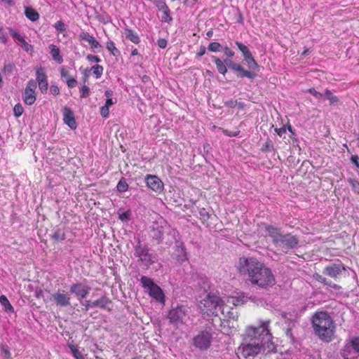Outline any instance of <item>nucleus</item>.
Here are the masks:
<instances>
[{
	"label": "nucleus",
	"mask_w": 359,
	"mask_h": 359,
	"mask_svg": "<svg viewBox=\"0 0 359 359\" xmlns=\"http://www.w3.org/2000/svg\"><path fill=\"white\" fill-rule=\"evenodd\" d=\"M81 304L84 306L83 310L87 311L90 309L95 307L105 309L108 304H111V300L106 295H103L94 302H91L90 300H85L83 302H81Z\"/></svg>",
	"instance_id": "obj_15"
},
{
	"label": "nucleus",
	"mask_w": 359,
	"mask_h": 359,
	"mask_svg": "<svg viewBox=\"0 0 359 359\" xmlns=\"http://www.w3.org/2000/svg\"><path fill=\"white\" fill-rule=\"evenodd\" d=\"M311 322L314 334L321 341L329 343L333 340L336 326L327 311L315 312Z\"/></svg>",
	"instance_id": "obj_3"
},
{
	"label": "nucleus",
	"mask_w": 359,
	"mask_h": 359,
	"mask_svg": "<svg viewBox=\"0 0 359 359\" xmlns=\"http://www.w3.org/2000/svg\"><path fill=\"white\" fill-rule=\"evenodd\" d=\"M223 50H224V55L226 56V58L230 59V58L233 57L234 56V55H235L234 51H233L228 46L224 47Z\"/></svg>",
	"instance_id": "obj_57"
},
{
	"label": "nucleus",
	"mask_w": 359,
	"mask_h": 359,
	"mask_svg": "<svg viewBox=\"0 0 359 359\" xmlns=\"http://www.w3.org/2000/svg\"><path fill=\"white\" fill-rule=\"evenodd\" d=\"M150 250L147 244L137 238V244L134 247V255L147 269L158 262L157 255L151 253Z\"/></svg>",
	"instance_id": "obj_4"
},
{
	"label": "nucleus",
	"mask_w": 359,
	"mask_h": 359,
	"mask_svg": "<svg viewBox=\"0 0 359 359\" xmlns=\"http://www.w3.org/2000/svg\"><path fill=\"white\" fill-rule=\"evenodd\" d=\"M261 150L263 152L274 151L275 149L272 140L268 138L265 143L262 144Z\"/></svg>",
	"instance_id": "obj_42"
},
{
	"label": "nucleus",
	"mask_w": 359,
	"mask_h": 359,
	"mask_svg": "<svg viewBox=\"0 0 359 359\" xmlns=\"http://www.w3.org/2000/svg\"><path fill=\"white\" fill-rule=\"evenodd\" d=\"M0 304L3 306V309L6 313H13L14 308L9 302L8 298L5 295L0 296Z\"/></svg>",
	"instance_id": "obj_33"
},
{
	"label": "nucleus",
	"mask_w": 359,
	"mask_h": 359,
	"mask_svg": "<svg viewBox=\"0 0 359 359\" xmlns=\"http://www.w3.org/2000/svg\"><path fill=\"white\" fill-rule=\"evenodd\" d=\"M192 278L197 285L204 291H207L210 287V280L205 275L196 273L193 274Z\"/></svg>",
	"instance_id": "obj_23"
},
{
	"label": "nucleus",
	"mask_w": 359,
	"mask_h": 359,
	"mask_svg": "<svg viewBox=\"0 0 359 359\" xmlns=\"http://www.w3.org/2000/svg\"><path fill=\"white\" fill-rule=\"evenodd\" d=\"M80 92H81V96L80 97L81 98H86V97H88L90 95V88L88 86H87L86 85H83L80 88Z\"/></svg>",
	"instance_id": "obj_51"
},
{
	"label": "nucleus",
	"mask_w": 359,
	"mask_h": 359,
	"mask_svg": "<svg viewBox=\"0 0 359 359\" xmlns=\"http://www.w3.org/2000/svg\"><path fill=\"white\" fill-rule=\"evenodd\" d=\"M95 18L101 23L106 25L111 22V17L101 9V12L95 11Z\"/></svg>",
	"instance_id": "obj_32"
},
{
	"label": "nucleus",
	"mask_w": 359,
	"mask_h": 359,
	"mask_svg": "<svg viewBox=\"0 0 359 359\" xmlns=\"http://www.w3.org/2000/svg\"><path fill=\"white\" fill-rule=\"evenodd\" d=\"M8 29L11 36L18 43L25 51L29 54H32L34 52L33 46L28 43L21 34L13 28L8 27Z\"/></svg>",
	"instance_id": "obj_19"
},
{
	"label": "nucleus",
	"mask_w": 359,
	"mask_h": 359,
	"mask_svg": "<svg viewBox=\"0 0 359 359\" xmlns=\"http://www.w3.org/2000/svg\"><path fill=\"white\" fill-rule=\"evenodd\" d=\"M227 65L229 69L232 70L238 78H248L249 79L253 80L257 76L256 74L257 70L245 69L241 65L234 62V61H227Z\"/></svg>",
	"instance_id": "obj_10"
},
{
	"label": "nucleus",
	"mask_w": 359,
	"mask_h": 359,
	"mask_svg": "<svg viewBox=\"0 0 359 359\" xmlns=\"http://www.w3.org/2000/svg\"><path fill=\"white\" fill-rule=\"evenodd\" d=\"M299 239L296 236L291 233H282L276 245H283L287 249H293L297 246Z\"/></svg>",
	"instance_id": "obj_17"
},
{
	"label": "nucleus",
	"mask_w": 359,
	"mask_h": 359,
	"mask_svg": "<svg viewBox=\"0 0 359 359\" xmlns=\"http://www.w3.org/2000/svg\"><path fill=\"white\" fill-rule=\"evenodd\" d=\"M172 20H173L172 18L170 16V8L168 10H167L166 11L163 12V15L161 19V21L163 22H168L170 24L171 22H172Z\"/></svg>",
	"instance_id": "obj_52"
},
{
	"label": "nucleus",
	"mask_w": 359,
	"mask_h": 359,
	"mask_svg": "<svg viewBox=\"0 0 359 359\" xmlns=\"http://www.w3.org/2000/svg\"><path fill=\"white\" fill-rule=\"evenodd\" d=\"M1 355L4 359H12L11 354L7 345L1 346Z\"/></svg>",
	"instance_id": "obj_45"
},
{
	"label": "nucleus",
	"mask_w": 359,
	"mask_h": 359,
	"mask_svg": "<svg viewBox=\"0 0 359 359\" xmlns=\"http://www.w3.org/2000/svg\"><path fill=\"white\" fill-rule=\"evenodd\" d=\"M313 278L316 280L324 284L325 285L334 288V290H339V289H341V287L339 285L332 283L331 280H327L326 278H325L324 276L318 273H315L313 275Z\"/></svg>",
	"instance_id": "obj_28"
},
{
	"label": "nucleus",
	"mask_w": 359,
	"mask_h": 359,
	"mask_svg": "<svg viewBox=\"0 0 359 359\" xmlns=\"http://www.w3.org/2000/svg\"><path fill=\"white\" fill-rule=\"evenodd\" d=\"M106 48L114 56L117 57L121 54L119 50L115 46L114 41L111 40L107 42Z\"/></svg>",
	"instance_id": "obj_37"
},
{
	"label": "nucleus",
	"mask_w": 359,
	"mask_h": 359,
	"mask_svg": "<svg viewBox=\"0 0 359 359\" xmlns=\"http://www.w3.org/2000/svg\"><path fill=\"white\" fill-rule=\"evenodd\" d=\"M36 88V81L31 79L28 81L27 86L25 88V90H28L30 92H35V89Z\"/></svg>",
	"instance_id": "obj_53"
},
{
	"label": "nucleus",
	"mask_w": 359,
	"mask_h": 359,
	"mask_svg": "<svg viewBox=\"0 0 359 359\" xmlns=\"http://www.w3.org/2000/svg\"><path fill=\"white\" fill-rule=\"evenodd\" d=\"M154 2L159 11L164 12L169 9L166 3L162 0H154Z\"/></svg>",
	"instance_id": "obj_47"
},
{
	"label": "nucleus",
	"mask_w": 359,
	"mask_h": 359,
	"mask_svg": "<svg viewBox=\"0 0 359 359\" xmlns=\"http://www.w3.org/2000/svg\"><path fill=\"white\" fill-rule=\"evenodd\" d=\"M308 92L311 94L312 95H313L315 97L318 98V99H320L321 97H323V93H320L319 92H318L315 88H309L308 90Z\"/></svg>",
	"instance_id": "obj_60"
},
{
	"label": "nucleus",
	"mask_w": 359,
	"mask_h": 359,
	"mask_svg": "<svg viewBox=\"0 0 359 359\" xmlns=\"http://www.w3.org/2000/svg\"><path fill=\"white\" fill-rule=\"evenodd\" d=\"M63 120L64 122L71 128L76 129L77 127V123L76 122L74 114L73 111L67 107H65L63 109Z\"/></svg>",
	"instance_id": "obj_21"
},
{
	"label": "nucleus",
	"mask_w": 359,
	"mask_h": 359,
	"mask_svg": "<svg viewBox=\"0 0 359 359\" xmlns=\"http://www.w3.org/2000/svg\"><path fill=\"white\" fill-rule=\"evenodd\" d=\"M15 69V65L14 63L8 62L5 63L4 68H3V72L6 74H10L13 72V71Z\"/></svg>",
	"instance_id": "obj_48"
},
{
	"label": "nucleus",
	"mask_w": 359,
	"mask_h": 359,
	"mask_svg": "<svg viewBox=\"0 0 359 359\" xmlns=\"http://www.w3.org/2000/svg\"><path fill=\"white\" fill-rule=\"evenodd\" d=\"M201 304H203L204 310L209 315L217 316L219 311L224 313L223 304L221 299L213 294L209 293L206 297L203 299Z\"/></svg>",
	"instance_id": "obj_6"
},
{
	"label": "nucleus",
	"mask_w": 359,
	"mask_h": 359,
	"mask_svg": "<svg viewBox=\"0 0 359 359\" xmlns=\"http://www.w3.org/2000/svg\"><path fill=\"white\" fill-rule=\"evenodd\" d=\"M125 36L127 39L130 40L131 42L137 44L140 42V39L138 34L132 29L126 28Z\"/></svg>",
	"instance_id": "obj_30"
},
{
	"label": "nucleus",
	"mask_w": 359,
	"mask_h": 359,
	"mask_svg": "<svg viewBox=\"0 0 359 359\" xmlns=\"http://www.w3.org/2000/svg\"><path fill=\"white\" fill-rule=\"evenodd\" d=\"M265 232L273 238V242L276 244L282 235L281 229L273 225L264 224Z\"/></svg>",
	"instance_id": "obj_25"
},
{
	"label": "nucleus",
	"mask_w": 359,
	"mask_h": 359,
	"mask_svg": "<svg viewBox=\"0 0 359 359\" xmlns=\"http://www.w3.org/2000/svg\"><path fill=\"white\" fill-rule=\"evenodd\" d=\"M130 211L128 210L126 212H123V213L120 214L118 216L119 219H121L122 222H128L130 219Z\"/></svg>",
	"instance_id": "obj_56"
},
{
	"label": "nucleus",
	"mask_w": 359,
	"mask_h": 359,
	"mask_svg": "<svg viewBox=\"0 0 359 359\" xmlns=\"http://www.w3.org/2000/svg\"><path fill=\"white\" fill-rule=\"evenodd\" d=\"M25 15L29 20L32 22H36L39 19V13L31 7H25Z\"/></svg>",
	"instance_id": "obj_31"
},
{
	"label": "nucleus",
	"mask_w": 359,
	"mask_h": 359,
	"mask_svg": "<svg viewBox=\"0 0 359 359\" xmlns=\"http://www.w3.org/2000/svg\"><path fill=\"white\" fill-rule=\"evenodd\" d=\"M175 244V247L177 249L178 252L182 255L186 254V247L184 242L182 241V236H180L179 238H177L173 241Z\"/></svg>",
	"instance_id": "obj_39"
},
{
	"label": "nucleus",
	"mask_w": 359,
	"mask_h": 359,
	"mask_svg": "<svg viewBox=\"0 0 359 359\" xmlns=\"http://www.w3.org/2000/svg\"><path fill=\"white\" fill-rule=\"evenodd\" d=\"M50 236L54 242H61L66 239V235L64 229L59 226H56L53 229V233Z\"/></svg>",
	"instance_id": "obj_27"
},
{
	"label": "nucleus",
	"mask_w": 359,
	"mask_h": 359,
	"mask_svg": "<svg viewBox=\"0 0 359 359\" xmlns=\"http://www.w3.org/2000/svg\"><path fill=\"white\" fill-rule=\"evenodd\" d=\"M86 59L91 62L99 63L100 62H101V59L98 56L91 54L88 55L86 56Z\"/></svg>",
	"instance_id": "obj_59"
},
{
	"label": "nucleus",
	"mask_w": 359,
	"mask_h": 359,
	"mask_svg": "<svg viewBox=\"0 0 359 359\" xmlns=\"http://www.w3.org/2000/svg\"><path fill=\"white\" fill-rule=\"evenodd\" d=\"M23 100L27 105L33 104L36 101L35 92H30L25 90Z\"/></svg>",
	"instance_id": "obj_34"
},
{
	"label": "nucleus",
	"mask_w": 359,
	"mask_h": 359,
	"mask_svg": "<svg viewBox=\"0 0 359 359\" xmlns=\"http://www.w3.org/2000/svg\"><path fill=\"white\" fill-rule=\"evenodd\" d=\"M70 296L69 294H65V291L57 292L53 293L51 296V300H53L57 306L67 307L71 305Z\"/></svg>",
	"instance_id": "obj_20"
},
{
	"label": "nucleus",
	"mask_w": 359,
	"mask_h": 359,
	"mask_svg": "<svg viewBox=\"0 0 359 359\" xmlns=\"http://www.w3.org/2000/svg\"><path fill=\"white\" fill-rule=\"evenodd\" d=\"M109 107H107V106H102L101 108H100V114L102 117L104 118H107L109 116Z\"/></svg>",
	"instance_id": "obj_62"
},
{
	"label": "nucleus",
	"mask_w": 359,
	"mask_h": 359,
	"mask_svg": "<svg viewBox=\"0 0 359 359\" xmlns=\"http://www.w3.org/2000/svg\"><path fill=\"white\" fill-rule=\"evenodd\" d=\"M48 48L53 60L56 62L61 64L63 62V58L60 55V48L54 44L49 45Z\"/></svg>",
	"instance_id": "obj_29"
},
{
	"label": "nucleus",
	"mask_w": 359,
	"mask_h": 359,
	"mask_svg": "<svg viewBox=\"0 0 359 359\" xmlns=\"http://www.w3.org/2000/svg\"><path fill=\"white\" fill-rule=\"evenodd\" d=\"M212 333L207 330H201L194 337L192 345L201 351H207L211 346Z\"/></svg>",
	"instance_id": "obj_9"
},
{
	"label": "nucleus",
	"mask_w": 359,
	"mask_h": 359,
	"mask_svg": "<svg viewBox=\"0 0 359 359\" xmlns=\"http://www.w3.org/2000/svg\"><path fill=\"white\" fill-rule=\"evenodd\" d=\"M347 269L346 266L343 264L340 260H337V262L326 266L324 268L323 273L330 278L337 279L345 273Z\"/></svg>",
	"instance_id": "obj_11"
},
{
	"label": "nucleus",
	"mask_w": 359,
	"mask_h": 359,
	"mask_svg": "<svg viewBox=\"0 0 359 359\" xmlns=\"http://www.w3.org/2000/svg\"><path fill=\"white\" fill-rule=\"evenodd\" d=\"M54 27L55 28V29L58 32H63L65 31L66 29V27H65V23L62 21V20H59L57 21L55 25H54Z\"/></svg>",
	"instance_id": "obj_55"
},
{
	"label": "nucleus",
	"mask_w": 359,
	"mask_h": 359,
	"mask_svg": "<svg viewBox=\"0 0 359 359\" xmlns=\"http://www.w3.org/2000/svg\"><path fill=\"white\" fill-rule=\"evenodd\" d=\"M340 355L344 359H355L359 355V337H353L347 340L340 350Z\"/></svg>",
	"instance_id": "obj_8"
},
{
	"label": "nucleus",
	"mask_w": 359,
	"mask_h": 359,
	"mask_svg": "<svg viewBox=\"0 0 359 359\" xmlns=\"http://www.w3.org/2000/svg\"><path fill=\"white\" fill-rule=\"evenodd\" d=\"M248 301L257 303L259 299L256 297L248 296L244 293H241L234 298L233 303L235 306H241L246 303Z\"/></svg>",
	"instance_id": "obj_26"
},
{
	"label": "nucleus",
	"mask_w": 359,
	"mask_h": 359,
	"mask_svg": "<svg viewBox=\"0 0 359 359\" xmlns=\"http://www.w3.org/2000/svg\"><path fill=\"white\" fill-rule=\"evenodd\" d=\"M67 84L69 88H74L77 85V81L73 77H69L67 79Z\"/></svg>",
	"instance_id": "obj_61"
},
{
	"label": "nucleus",
	"mask_w": 359,
	"mask_h": 359,
	"mask_svg": "<svg viewBox=\"0 0 359 359\" xmlns=\"http://www.w3.org/2000/svg\"><path fill=\"white\" fill-rule=\"evenodd\" d=\"M323 95L326 99L330 100V104L334 105L339 102V98L334 95L332 92L328 89H326Z\"/></svg>",
	"instance_id": "obj_36"
},
{
	"label": "nucleus",
	"mask_w": 359,
	"mask_h": 359,
	"mask_svg": "<svg viewBox=\"0 0 359 359\" xmlns=\"http://www.w3.org/2000/svg\"><path fill=\"white\" fill-rule=\"evenodd\" d=\"M147 186L156 193H161L164 189L161 180L156 175H147L144 179Z\"/></svg>",
	"instance_id": "obj_16"
},
{
	"label": "nucleus",
	"mask_w": 359,
	"mask_h": 359,
	"mask_svg": "<svg viewBox=\"0 0 359 359\" xmlns=\"http://www.w3.org/2000/svg\"><path fill=\"white\" fill-rule=\"evenodd\" d=\"M140 283L144 289L146 290L149 295L156 302L164 303L165 294L162 289L154 283L153 279L149 277L142 276L140 278Z\"/></svg>",
	"instance_id": "obj_5"
},
{
	"label": "nucleus",
	"mask_w": 359,
	"mask_h": 359,
	"mask_svg": "<svg viewBox=\"0 0 359 359\" xmlns=\"http://www.w3.org/2000/svg\"><path fill=\"white\" fill-rule=\"evenodd\" d=\"M199 218L203 224L207 222L210 217V215L204 208H202L199 210Z\"/></svg>",
	"instance_id": "obj_43"
},
{
	"label": "nucleus",
	"mask_w": 359,
	"mask_h": 359,
	"mask_svg": "<svg viewBox=\"0 0 359 359\" xmlns=\"http://www.w3.org/2000/svg\"><path fill=\"white\" fill-rule=\"evenodd\" d=\"M222 48V45L218 42H211L208 47V49L210 52H218Z\"/></svg>",
	"instance_id": "obj_49"
},
{
	"label": "nucleus",
	"mask_w": 359,
	"mask_h": 359,
	"mask_svg": "<svg viewBox=\"0 0 359 359\" xmlns=\"http://www.w3.org/2000/svg\"><path fill=\"white\" fill-rule=\"evenodd\" d=\"M90 69V71L93 70V73L96 79H100L102 76L104 71L103 67L97 64L93 65Z\"/></svg>",
	"instance_id": "obj_41"
},
{
	"label": "nucleus",
	"mask_w": 359,
	"mask_h": 359,
	"mask_svg": "<svg viewBox=\"0 0 359 359\" xmlns=\"http://www.w3.org/2000/svg\"><path fill=\"white\" fill-rule=\"evenodd\" d=\"M116 189L118 192L123 193L126 192L128 189V184L126 182V179L124 177H121L120 180L118 181Z\"/></svg>",
	"instance_id": "obj_40"
},
{
	"label": "nucleus",
	"mask_w": 359,
	"mask_h": 359,
	"mask_svg": "<svg viewBox=\"0 0 359 359\" xmlns=\"http://www.w3.org/2000/svg\"><path fill=\"white\" fill-rule=\"evenodd\" d=\"M169 229L168 222L163 217L156 219L152 223L151 226V237L153 240L156 241L157 244L163 243L164 234Z\"/></svg>",
	"instance_id": "obj_7"
},
{
	"label": "nucleus",
	"mask_w": 359,
	"mask_h": 359,
	"mask_svg": "<svg viewBox=\"0 0 359 359\" xmlns=\"http://www.w3.org/2000/svg\"><path fill=\"white\" fill-rule=\"evenodd\" d=\"M237 269L240 274L248 276L253 285L264 289L273 287L276 278L272 271L254 257H242L239 259Z\"/></svg>",
	"instance_id": "obj_2"
},
{
	"label": "nucleus",
	"mask_w": 359,
	"mask_h": 359,
	"mask_svg": "<svg viewBox=\"0 0 359 359\" xmlns=\"http://www.w3.org/2000/svg\"><path fill=\"white\" fill-rule=\"evenodd\" d=\"M91 287L82 283H76L70 285L69 292L77 297L81 302L88 295Z\"/></svg>",
	"instance_id": "obj_14"
},
{
	"label": "nucleus",
	"mask_w": 359,
	"mask_h": 359,
	"mask_svg": "<svg viewBox=\"0 0 359 359\" xmlns=\"http://www.w3.org/2000/svg\"><path fill=\"white\" fill-rule=\"evenodd\" d=\"M68 347L75 359H85L83 354L79 351L77 346L72 344H68Z\"/></svg>",
	"instance_id": "obj_38"
},
{
	"label": "nucleus",
	"mask_w": 359,
	"mask_h": 359,
	"mask_svg": "<svg viewBox=\"0 0 359 359\" xmlns=\"http://www.w3.org/2000/svg\"><path fill=\"white\" fill-rule=\"evenodd\" d=\"M8 34L7 32L4 29L3 27H0V41L6 44L8 42Z\"/></svg>",
	"instance_id": "obj_54"
},
{
	"label": "nucleus",
	"mask_w": 359,
	"mask_h": 359,
	"mask_svg": "<svg viewBox=\"0 0 359 359\" xmlns=\"http://www.w3.org/2000/svg\"><path fill=\"white\" fill-rule=\"evenodd\" d=\"M80 70L82 72V74H83V81L84 83H86L88 81V78L90 76V69L88 68L84 69H82V68H80Z\"/></svg>",
	"instance_id": "obj_58"
},
{
	"label": "nucleus",
	"mask_w": 359,
	"mask_h": 359,
	"mask_svg": "<svg viewBox=\"0 0 359 359\" xmlns=\"http://www.w3.org/2000/svg\"><path fill=\"white\" fill-rule=\"evenodd\" d=\"M212 60L215 62L218 72L224 76L227 73V68H229L226 62L227 61L232 60L229 58H225L224 60H222L220 58L215 55L212 56Z\"/></svg>",
	"instance_id": "obj_24"
},
{
	"label": "nucleus",
	"mask_w": 359,
	"mask_h": 359,
	"mask_svg": "<svg viewBox=\"0 0 359 359\" xmlns=\"http://www.w3.org/2000/svg\"><path fill=\"white\" fill-rule=\"evenodd\" d=\"M24 112L23 107L21 104L18 103L13 107V113L15 116L20 117Z\"/></svg>",
	"instance_id": "obj_50"
},
{
	"label": "nucleus",
	"mask_w": 359,
	"mask_h": 359,
	"mask_svg": "<svg viewBox=\"0 0 359 359\" xmlns=\"http://www.w3.org/2000/svg\"><path fill=\"white\" fill-rule=\"evenodd\" d=\"M351 162L358 168H359V156L352 155L350 158Z\"/></svg>",
	"instance_id": "obj_63"
},
{
	"label": "nucleus",
	"mask_w": 359,
	"mask_h": 359,
	"mask_svg": "<svg viewBox=\"0 0 359 359\" xmlns=\"http://www.w3.org/2000/svg\"><path fill=\"white\" fill-rule=\"evenodd\" d=\"M238 104L237 100H229L224 102V105L227 107L234 108Z\"/></svg>",
	"instance_id": "obj_64"
},
{
	"label": "nucleus",
	"mask_w": 359,
	"mask_h": 359,
	"mask_svg": "<svg viewBox=\"0 0 359 359\" xmlns=\"http://www.w3.org/2000/svg\"><path fill=\"white\" fill-rule=\"evenodd\" d=\"M168 236L171 238V239H168L167 243L169 245L172 244L173 243V241L179 238L180 236H181L179 231L175 228H172L170 225L169 224V229H168V231L166 232Z\"/></svg>",
	"instance_id": "obj_35"
},
{
	"label": "nucleus",
	"mask_w": 359,
	"mask_h": 359,
	"mask_svg": "<svg viewBox=\"0 0 359 359\" xmlns=\"http://www.w3.org/2000/svg\"><path fill=\"white\" fill-rule=\"evenodd\" d=\"M348 182L351 186L352 190L359 195V181L353 178H348Z\"/></svg>",
	"instance_id": "obj_44"
},
{
	"label": "nucleus",
	"mask_w": 359,
	"mask_h": 359,
	"mask_svg": "<svg viewBox=\"0 0 359 359\" xmlns=\"http://www.w3.org/2000/svg\"><path fill=\"white\" fill-rule=\"evenodd\" d=\"M295 325V322L294 320H290V323L288 325V327H287L285 330L286 336L290 338L292 341L294 340V338L292 335V328Z\"/></svg>",
	"instance_id": "obj_46"
},
{
	"label": "nucleus",
	"mask_w": 359,
	"mask_h": 359,
	"mask_svg": "<svg viewBox=\"0 0 359 359\" xmlns=\"http://www.w3.org/2000/svg\"><path fill=\"white\" fill-rule=\"evenodd\" d=\"M269 320H266L258 327H248L244 342L238 348L244 358H254L258 354L271 353L276 350L269 329Z\"/></svg>",
	"instance_id": "obj_1"
},
{
	"label": "nucleus",
	"mask_w": 359,
	"mask_h": 359,
	"mask_svg": "<svg viewBox=\"0 0 359 359\" xmlns=\"http://www.w3.org/2000/svg\"><path fill=\"white\" fill-rule=\"evenodd\" d=\"M79 39L80 40L86 41L89 43L92 48V51L96 53V49L102 47L100 43L95 39V38L86 32H81L79 34Z\"/></svg>",
	"instance_id": "obj_22"
},
{
	"label": "nucleus",
	"mask_w": 359,
	"mask_h": 359,
	"mask_svg": "<svg viewBox=\"0 0 359 359\" xmlns=\"http://www.w3.org/2000/svg\"><path fill=\"white\" fill-rule=\"evenodd\" d=\"M187 309L183 306H177L172 308L168 313V318L170 323L173 325H179L183 323V320L186 316Z\"/></svg>",
	"instance_id": "obj_13"
},
{
	"label": "nucleus",
	"mask_w": 359,
	"mask_h": 359,
	"mask_svg": "<svg viewBox=\"0 0 359 359\" xmlns=\"http://www.w3.org/2000/svg\"><path fill=\"white\" fill-rule=\"evenodd\" d=\"M36 81L39 84V88L43 94L47 93L48 88V76L46 70L43 67H38L36 69Z\"/></svg>",
	"instance_id": "obj_18"
},
{
	"label": "nucleus",
	"mask_w": 359,
	"mask_h": 359,
	"mask_svg": "<svg viewBox=\"0 0 359 359\" xmlns=\"http://www.w3.org/2000/svg\"><path fill=\"white\" fill-rule=\"evenodd\" d=\"M239 50L242 53L243 60L246 62L248 67L250 69L259 70V66L252 56V53L247 46L244 43L236 41L235 42Z\"/></svg>",
	"instance_id": "obj_12"
}]
</instances>
